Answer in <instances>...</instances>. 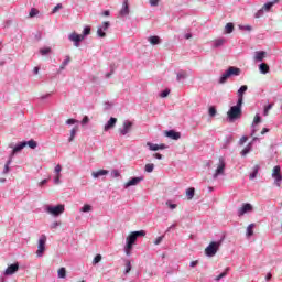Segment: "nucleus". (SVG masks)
Here are the masks:
<instances>
[{
  "instance_id": "nucleus-1",
  "label": "nucleus",
  "mask_w": 282,
  "mask_h": 282,
  "mask_svg": "<svg viewBox=\"0 0 282 282\" xmlns=\"http://www.w3.org/2000/svg\"><path fill=\"white\" fill-rule=\"evenodd\" d=\"M138 237H147V231L140 230L130 232V235L126 238V254H131V250H133V245L135 241H138Z\"/></svg>"
},
{
  "instance_id": "nucleus-2",
  "label": "nucleus",
  "mask_w": 282,
  "mask_h": 282,
  "mask_svg": "<svg viewBox=\"0 0 282 282\" xmlns=\"http://www.w3.org/2000/svg\"><path fill=\"white\" fill-rule=\"evenodd\" d=\"M243 104H239V101H237L236 106H232L228 112H227V118L229 120V122H235V120H239L241 118V107Z\"/></svg>"
},
{
  "instance_id": "nucleus-3",
  "label": "nucleus",
  "mask_w": 282,
  "mask_h": 282,
  "mask_svg": "<svg viewBox=\"0 0 282 282\" xmlns=\"http://www.w3.org/2000/svg\"><path fill=\"white\" fill-rule=\"evenodd\" d=\"M217 250H219V242H210L209 246L205 249V254L207 257H215L217 254Z\"/></svg>"
},
{
  "instance_id": "nucleus-4",
  "label": "nucleus",
  "mask_w": 282,
  "mask_h": 282,
  "mask_svg": "<svg viewBox=\"0 0 282 282\" xmlns=\"http://www.w3.org/2000/svg\"><path fill=\"white\" fill-rule=\"evenodd\" d=\"M45 243H47V236L42 235L39 239V246L36 251L37 257H43V253L45 252Z\"/></svg>"
},
{
  "instance_id": "nucleus-5",
  "label": "nucleus",
  "mask_w": 282,
  "mask_h": 282,
  "mask_svg": "<svg viewBox=\"0 0 282 282\" xmlns=\"http://www.w3.org/2000/svg\"><path fill=\"white\" fill-rule=\"evenodd\" d=\"M225 171H226V162L224 161V158H219L218 166L214 173V180H217L219 175H224Z\"/></svg>"
},
{
  "instance_id": "nucleus-6",
  "label": "nucleus",
  "mask_w": 282,
  "mask_h": 282,
  "mask_svg": "<svg viewBox=\"0 0 282 282\" xmlns=\"http://www.w3.org/2000/svg\"><path fill=\"white\" fill-rule=\"evenodd\" d=\"M272 177L274 178L276 186H281V181H282L281 166L276 165L273 167Z\"/></svg>"
},
{
  "instance_id": "nucleus-7",
  "label": "nucleus",
  "mask_w": 282,
  "mask_h": 282,
  "mask_svg": "<svg viewBox=\"0 0 282 282\" xmlns=\"http://www.w3.org/2000/svg\"><path fill=\"white\" fill-rule=\"evenodd\" d=\"M109 25H111L109 22H102V24L97 28V35L100 39H105V36H107L106 32L109 30Z\"/></svg>"
},
{
  "instance_id": "nucleus-8",
  "label": "nucleus",
  "mask_w": 282,
  "mask_h": 282,
  "mask_svg": "<svg viewBox=\"0 0 282 282\" xmlns=\"http://www.w3.org/2000/svg\"><path fill=\"white\" fill-rule=\"evenodd\" d=\"M47 210L48 213H51V215H54L55 217H57V215H62V213H65V205L48 207Z\"/></svg>"
},
{
  "instance_id": "nucleus-9",
  "label": "nucleus",
  "mask_w": 282,
  "mask_h": 282,
  "mask_svg": "<svg viewBox=\"0 0 282 282\" xmlns=\"http://www.w3.org/2000/svg\"><path fill=\"white\" fill-rule=\"evenodd\" d=\"M15 272H19V262L10 264L4 271V276H12Z\"/></svg>"
},
{
  "instance_id": "nucleus-10",
  "label": "nucleus",
  "mask_w": 282,
  "mask_h": 282,
  "mask_svg": "<svg viewBox=\"0 0 282 282\" xmlns=\"http://www.w3.org/2000/svg\"><path fill=\"white\" fill-rule=\"evenodd\" d=\"M69 41H72L74 44H75V47H78V43H80V41H84L85 40V35H80L78 33H72L69 36H68Z\"/></svg>"
},
{
  "instance_id": "nucleus-11",
  "label": "nucleus",
  "mask_w": 282,
  "mask_h": 282,
  "mask_svg": "<svg viewBox=\"0 0 282 282\" xmlns=\"http://www.w3.org/2000/svg\"><path fill=\"white\" fill-rule=\"evenodd\" d=\"M250 212H252V205L249 203H246L242 205V207H240L238 209V216L243 217V215H246V213H250Z\"/></svg>"
},
{
  "instance_id": "nucleus-12",
  "label": "nucleus",
  "mask_w": 282,
  "mask_h": 282,
  "mask_svg": "<svg viewBox=\"0 0 282 282\" xmlns=\"http://www.w3.org/2000/svg\"><path fill=\"white\" fill-rule=\"evenodd\" d=\"M246 91H248V86L247 85H242L239 89H238V102L239 105H243V94H246Z\"/></svg>"
},
{
  "instance_id": "nucleus-13",
  "label": "nucleus",
  "mask_w": 282,
  "mask_h": 282,
  "mask_svg": "<svg viewBox=\"0 0 282 282\" xmlns=\"http://www.w3.org/2000/svg\"><path fill=\"white\" fill-rule=\"evenodd\" d=\"M143 181H144V177L142 176L133 177L126 183V188H129V186H138V184Z\"/></svg>"
},
{
  "instance_id": "nucleus-14",
  "label": "nucleus",
  "mask_w": 282,
  "mask_h": 282,
  "mask_svg": "<svg viewBox=\"0 0 282 282\" xmlns=\"http://www.w3.org/2000/svg\"><path fill=\"white\" fill-rule=\"evenodd\" d=\"M132 127H133V122L124 121L123 129L120 130L121 135H127V133H129V131H131Z\"/></svg>"
},
{
  "instance_id": "nucleus-15",
  "label": "nucleus",
  "mask_w": 282,
  "mask_h": 282,
  "mask_svg": "<svg viewBox=\"0 0 282 282\" xmlns=\"http://www.w3.org/2000/svg\"><path fill=\"white\" fill-rule=\"evenodd\" d=\"M166 138H170L171 140H180L182 138V134L180 132H175V130H169L165 132Z\"/></svg>"
},
{
  "instance_id": "nucleus-16",
  "label": "nucleus",
  "mask_w": 282,
  "mask_h": 282,
  "mask_svg": "<svg viewBox=\"0 0 282 282\" xmlns=\"http://www.w3.org/2000/svg\"><path fill=\"white\" fill-rule=\"evenodd\" d=\"M147 147H149L150 151H160V150L166 149V145L164 143L158 145V144L148 142Z\"/></svg>"
},
{
  "instance_id": "nucleus-17",
  "label": "nucleus",
  "mask_w": 282,
  "mask_h": 282,
  "mask_svg": "<svg viewBox=\"0 0 282 282\" xmlns=\"http://www.w3.org/2000/svg\"><path fill=\"white\" fill-rule=\"evenodd\" d=\"M116 122H118L117 118H110L109 121L105 124L104 131H109V129H113V127H116Z\"/></svg>"
},
{
  "instance_id": "nucleus-18",
  "label": "nucleus",
  "mask_w": 282,
  "mask_h": 282,
  "mask_svg": "<svg viewBox=\"0 0 282 282\" xmlns=\"http://www.w3.org/2000/svg\"><path fill=\"white\" fill-rule=\"evenodd\" d=\"M129 14V0H123L122 9L120 10V17H128Z\"/></svg>"
},
{
  "instance_id": "nucleus-19",
  "label": "nucleus",
  "mask_w": 282,
  "mask_h": 282,
  "mask_svg": "<svg viewBox=\"0 0 282 282\" xmlns=\"http://www.w3.org/2000/svg\"><path fill=\"white\" fill-rule=\"evenodd\" d=\"M91 175L95 180H98V177H102L105 175H109V171L107 170H98L96 172H91Z\"/></svg>"
},
{
  "instance_id": "nucleus-20",
  "label": "nucleus",
  "mask_w": 282,
  "mask_h": 282,
  "mask_svg": "<svg viewBox=\"0 0 282 282\" xmlns=\"http://www.w3.org/2000/svg\"><path fill=\"white\" fill-rule=\"evenodd\" d=\"M265 56H268V53L265 51H258L256 52L254 61H258L259 63H261L263 58H265Z\"/></svg>"
},
{
  "instance_id": "nucleus-21",
  "label": "nucleus",
  "mask_w": 282,
  "mask_h": 282,
  "mask_svg": "<svg viewBox=\"0 0 282 282\" xmlns=\"http://www.w3.org/2000/svg\"><path fill=\"white\" fill-rule=\"evenodd\" d=\"M28 147V142H21L17 147L13 148L11 155H14L15 153H19L20 151H23Z\"/></svg>"
},
{
  "instance_id": "nucleus-22",
  "label": "nucleus",
  "mask_w": 282,
  "mask_h": 282,
  "mask_svg": "<svg viewBox=\"0 0 282 282\" xmlns=\"http://www.w3.org/2000/svg\"><path fill=\"white\" fill-rule=\"evenodd\" d=\"M148 41L151 45H160V43H162V40L158 35L150 36Z\"/></svg>"
},
{
  "instance_id": "nucleus-23",
  "label": "nucleus",
  "mask_w": 282,
  "mask_h": 282,
  "mask_svg": "<svg viewBox=\"0 0 282 282\" xmlns=\"http://www.w3.org/2000/svg\"><path fill=\"white\" fill-rule=\"evenodd\" d=\"M227 72L229 73V76H239L241 74V69L237 68L235 66H230Z\"/></svg>"
},
{
  "instance_id": "nucleus-24",
  "label": "nucleus",
  "mask_w": 282,
  "mask_h": 282,
  "mask_svg": "<svg viewBox=\"0 0 282 282\" xmlns=\"http://www.w3.org/2000/svg\"><path fill=\"white\" fill-rule=\"evenodd\" d=\"M250 151H252V142L248 143L245 149L240 152V155L242 158H246V155H248V153H250Z\"/></svg>"
},
{
  "instance_id": "nucleus-25",
  "label": "nucleus",
  "mask_w": 282,
  "mask_h": 282,
  "mask_svg": "<svg viewBox=\"0 0 282 282\" xmlns=\"http://www.w3.org/2000/svg\"><path fill=\"white\" fill-rule=\"evenodd\" d=\"M186 197L188 200L195 197V187H189L186 189Z\"/></svg>"
},
{
  "instance_id": "nucleus-26",
  "label": "nucleus",
  "mask_w": 282,
  "mask_h": 282,
  "mask_svg": "<svg viewBox=\"0 0 282 282\" xmlns=\"http://www.w3.org/2000/svg\"><path fill=\"white\" fill-rule=\"evenodd\" d=\"M259 69L261 74H268L270 72V66L265 63L260 64Z\"/></svg>"
},
{
  "instance_id": "nucleus-27",
  "label": "nucleus",
  "mask_w": 282,
  "mask_h": 282,
  "mask_svg": "<svg viewBox=\"0 0 282 282\" xmlns=\"http://www.w3.org/2000/svg\"><path fill=\"white\" fill-rule=\"evenodd\" d=\"M57 274L58 279H65L67 276V270L65 269V267L59 268Z\"/></svg>"
},
{
  "instance_id": "nucleus-28",
  "label": "nucleus",
  "mask_w": 282,
  "mask_h": 282,
  "mask_svg": "<svg viewBox=\"0 0 282 282\" xmlns=\"http://www.w3.org/2000/svg\"><path fill=\"white\" fill-rule=\"evenodd\" d=\"M258 174H259V165H254L252 173L249 175V180H254V177H257Z\"/></svg>"
},
{
  "instance_id": "nucleus-29",
  "label": "nucleus",
  "mask_w": 282,
  "mask_h": 282,
  "mask_svg": "<svg viewBox=\"0 0 282 282\" xmlns=\"http://www.w3.org/2000/svg\"><path fill=\"white\" fill-rule=\"evenodd\" d=\"M252 235H254V224H250L247 227V237H252Z\"/></svg>"
},
{
  "instance_id": "nucleus-30",
  "label": "nucleus",
  "mask_w": 282,
  "mask_h": 282,
  "mask_svg": "<svg viewBox=\"0 0 282 282\" xmlns=\"http://www.w3.org/2000/svg\"><path fill=\"white\" fill-rule=\"evenodd\" d=\"M228 78H230V74L228 73V70H226V72L221 75V77H220V79H219V83H220L221 85H224V83H226V80H228Z\"/></svg>"
},
{
  "instance_id": "nucleus-31",
  "label": "nucleus",
  "mask_w": 282,
  "mask_h": 282,
  "mask_svg": "<svg viewBox=\"0 0 282 282\" xmlns=\"http://www.w3.org/2000/svg\"><path fill=\"white\" fill-rule=\"evenodd\" d=\"M272 3L271 2H267L265 4H263V7L261 8L262 12H270L272 10Z\"/></svg>"
},
{
  "instance_id": "nucleus-32",
  "label": "nucleus",
  "mask_w": 282,
  "mask_h": 282,
  "mask_svg": "<svg viewBox=\"0 0 282 282\" xmlns=\"http://www.w3.org/2000/svg\"><path fill=\"white\" fill-rule=\"evenodd\" d=\"M226 33L227 34H232V30H235V24L232 23H227L225 26Z\"/></svg>"
},
{
  "instance_id": "nucleus-33",
  "label": "nucleus",
  "mask_w": 282,
  "mask_h": 282,
  "mask_svg": "<svg viewBox=\"0 0 282 282\" xmlns=\"http://www.w3.org/2000/svg\"><path fill=\"white\" fill-rule=\"evenodd\" d=\"M229 270H230V268H227L223 273H220L219 275L216 276L215 281H221V279H224V276L228 275Z\"/></svg>"
},
{
  "instance_id": "nucleus-34",
  "label": "nucleus",
  "mask_w": 282,
  "mask_h": 282,
  "mask_svg": "<svg viewBox=\"0 0 282 282\" xmlns=\"http://www.w3.org/2000/svg\"><path fill=\"white\" fill-rule=\"evenodd\" d=\"M70 62L72 58L69 56H66V59L61 64L59 68L65 69V67H67V65H69Z\"/></svg>"
},
{
  "instance_id": "nucleus-35",
  "label": "nucleus",
  "mask_w": 282,
  "mask_h": 282,
  "mask_svg": "<svg viewBox=\"0 0 282 282\" xmlns=\"http://www.w3.org/2000/svg\"><path fill=\"white\" fill-rule=\"evenodd\" d=\"M208 115L210 118H215L217 116V109L214 106L209 107Z\"/></svg>"
},
{
  "instance_id": "nucleus-36",
  "label": "nucleus",
  "mask_w": 282,
  "mask_h": 282,
  "mask_svg": "<svg viewBox=\"0 0 282 282\" xmlns=\"http://www.w3.org/2000/svg\"><path fill=\"white\" fill-rule=\"evenodd\" d=\"M76 131H78V128H73L70 130V137L68 139V142H74V138H76Z\"/></svg>"
},
{
  "instance_id": "nucleus-37",
  "label": "nucleus",
  "mask_w": 282,
  "mask_h": 282,
  "mask_svg": "<svg viewBox=\"0 0 282 282\" xmlns=\"http://www.w3.org/2000/svg\"><path fill=\"white\" fill-rule=\"evenodd\" d=\"M154 169H155V165L153 163L145 164V172L147 173H153Z\"/></svg>"
},
{
  "instance_id": "nucleus-38",
  "label": "nucleus",
  "mask_w": 282,
  "mask_h": 282,
  "mask_svg": "<svg viewBox=\"0 0 282 282\" xmlns=\"http://www.w3.org/2000/svg\"><path fill=\"white\" fill-rule=\"evenodd\" d=\"M274 107V104H269L268 106L264 107L263 116H270V109Z\"/></svg>"
},
{
  "instance_id": "nucleus-39",
  "label": "nucleus",
  "mask_w": 282,
  "mask_h": 282,
  "mask_svg": "<svg viewBox=\"0 0 282 282\" xmlns=\"http://www.w3.org/2000/svg\"><path fill=\"white\" fill-rule=\"evenodd\" d=\"M26 144L30 147V149H36V147H39V143H36L34 140L28 141Z\"/></svg>"
},
{
  "instance_id": "nucleus-40",
  "label": "nucleus",
  "mask_w": 282,
  "mask_h": 282,
  "mask_svg": "<svg viewBox=\"0 0 282 282\" xmlns=\"http://www.w3.org/2000/svg\"><path fill=\"white\" fill-rule=\"evenodd\" d=\"M50 52H52L51 47H45L40 50V54H42V56H46V54H50Z\"/></svg>"
},
{
  "instance_id": "nucleus-41",
  "label": "nucleus",
  "mask_w": 282,
  "mask_h": 282,
  "mask_svg": "<svg viewBox=\"0 0 282 282\" xmlns=\"http://www.w3.org/2000/svg\"><path fill=\"white\" fill-rule=\"evenodd\" d=\"M186 76H187L186 72L181 70V72L177 74L176 78H177V80H182V79L186 78Z\"/></svg>"
},
{
  "instance_id": "nucleus-42",
  "label": "nucleus",
  "mask_w": 282,
  "mask_h": 282,
  "mask_svg": "<svg viewBox=\"0 0 282 282\" xmlns=\"http://www.w3.org/2000/svg\"><path fill=\"white\" fill-rule=\"evenodd\" d=\"M91 210V205H84L80 209L82 213H89Z\"/></svg>"
},
{
  "instance_id": "nucleus-43",
  "label": "nucleus",
  "mask_w": 282,
  "mask_h": 282,
  "mask_svg": "<svg viewBox=\"0 0 282 282\" xmlns=\"http://www.w3.org/2000/svg\"><path fill=\"white\" fill-rule=\"evenodd\" d=\"M224 43H226V40L224 39H218L215 41V47L221 46Z\"/></svg>"
},
{
  "instance_id": "nucleus-44",
  "label": "nucleus",
  "mask_w": 282,
  "mask_h": 282,
  "mask_svg": "<svg viewBox=\"0 0 282 282\" xmlns=\"http://www.w3.org/2000/svg\"><path fill=\"white\" fill-rule=\"evenodd\" d=\"M131 272V261H126V274H129Z\"/></svg>"
},
{
  "instance_id": "nucleus-45",
  "label": "nucleus",
  "mask_w": 282,
  "mask_h": 282,
  "mask_svg": "<svg viewBox=\"0 0 282 282\" xmlns=\"http://www.w3.org/2000/svg\"><path fill=\"white\" fill-rule=\"evenodd\" d=\"M83 36H89L91 34V26H86L83 32Z\"/></svg>"
},
{
  "instance_id": "nucleus-46",
  "label": "nucleus",
  "mask_w": 282,
  "mask_h": 282,
  "mask_svg": "<svg viewBox=\"0 0 282 282\" xmlns=\"http://www.w3.org/2000/svg\"><path fill=\"white\" fill-rule=\"evenodd\" d=\"M164 240V236H160L154 240V246H160Z\"/></svg>"
},
{
  "instance_id": "nucleus-47",
  "label": "nucleus",
  "mask_w": 282,
  "mask_h": 282,
  "mask_svg": "<svg viewBox=\"0 0 282 282\" xmlns=\"http://www.w3.org/2000/svg\"><path fill=\"white\" fill-rule=\"evenodd\" d=\"M100 261H102V256L101 254H97L94 260H93V263H100Z\"/></svg>"
},
{
  "instance_id": "nucleus-48",
  "label": "nucleus",
  "mask_w": 282,
  "mask_h": 282,
  "mask_svg": "<svg viewBox=\"0 0 282 282\" xmlns=\"http://www.w3.org/2000/svg\"><path fill=\"white\" fill-rule=\"evenodd\" d=\"M36 14H39V11H37V9H35V8H32L31 9V11H30V13H29V17H36Z\"/></svg>"
},
{
  "instance_id": "nucleus-49",
  "label": "nucleus",
  "mask_w": 282,
  "mask_h": 282,
  "mask_svg": "<svg viewBox=\"0 0 282 282\" xmlns=\"http://www.w3.org/2000/svg\"><path fill=\"white\" fill-rule=\"evenodd\" d=\"M166 206H169V208H171V210H175V208H177V204H173L171 202H166Z\"/></svg>"
},
{
  "instance_id": "nucleus-50",
  "label": "nucleus",
  "mask_w": 282,
  "mask_h": 282,
  "mask_svg": "<svg viewBox=\"0 0 282 282\" xmlns=\"http://www.w3.org/2000/svg\"><path fill=\"white\" fill-rule=\"evenodd\" d=\"M246 142H248V137H242V138L239 140L240 147H243V144H246Z\"/></svg>"
},
{
  "instance_id": "nucleus-51",
  "label": "nucleus",
  "mask_w": 282,
  "mask_h": 282,
  "mask_svg": "<svg viewBox=\"0 0 282 282\" xmlns=\"http://www.w3.org/2000/svg\"><path fill=\"white\" fill-rule=\"evenodd\" d=\"M259 122H261V117L259 115H256L253 119V124H259Z\"/></svg>"
},
{
  "instance_id": "nucleus-52",
  "label": "nucleus",
  "mask_w": 282,
  "mask_h": 282,
  "mask_svg": "<svg viewBox=\"0 0 282 282\" xmlns=\"http://www.w3.org/2000/svg\"><path fill=\"white\" fill-rule=\"evenodd\" d=\"M169 94H171V90L165 89L161 93V98H166V96H169Z\"/></svg>"
},
{
  "instance_id": "nucleus-53",
  "label": "nucleus",
  "mask_w": 282,
  "mask_h": 282,
  "mask_svg": "<svg viewBox=\"0 0 282 282\" xmlns=\"http://www.w3.org/2000/svg\"><path fill=\"white\" fill-rule=\"evenodd\" d=\"M61 171H63V169L61 167V164H57V165L55 166V173H56V175H61Z\"/></svg>"
},
{
  "instance_id": "nucleus-54",
  "label": "nucleus",
  "mask_w": 282,
  "mask_h": 282,
  "mask_svg": "<svg viewBox=\"0 0 282 282\" xmlns=\"http://www.w3.org/2000/svg\"><path fill=\"white\" fill-rule=\"evenodd\" d=\"M3 175H8V173H10V165L4 164V170H3Z\"/></svg>"
},
{
  "instance_id": "nucleus-55",
  "label": "nucleus",
  "mask_w": 282,
  "mask_h": 282,
  "mask_svg": "<svg viewBox=\"0 0 282 282\" xmlns=\"http://www.w3.org/2000/svg\"><path fill=\"white\" fill-rule=\"evenodd\" d=\"M78 122L76 119H67L66 124H76Z\"/></svg>"
},
{
  "instance_id": "nucleus-56",
  "label": "nucleus",
  "mask_w": 282,
  "mask_h": 282,
  "mask_svg": "<svg viewBox=\"0 0 282 282\" xmlns=\"http://www.w3.org/2000/svg\"><path fill=\"white\" fill-rule=\"evenodd\" d=\"M160 4V0H150V6L155 7Z\"/></svg>"
},
{
  "instance_id": "nucleus-57",
  "label": "nucleus",
  "mask_w": 282,
  "mask_h": 282,
  "mask_svg": "<svg viewBox=\"0 0 282 282\" xmlns=\"http://www.w3.org/2000/svg\"><path fill=\"white\" fill-rule=\"evenodd\" d=\"M260 17H263V9H260V10L256 13V19H260Z\"/></svg>"
},
{
  "instance_id": "nucleus-58",
  "label": "nucleus",
  "mask_w": 282,
  "mask_h": 282,
  "mask_svg": "<svg viewBox=\"0 0 282 282\" xmlns=\"http://www.w3.org/2000/svg\"><path fill=\"white\" fill-rule=\"evenodd\" d=\"M61 8H63V4L55 6L53 9V14H55V12H58V10H61Z\"/></svg>"
},
{
  "instance_id": "nucleus-59",
  "label": "nucleus",
  "mask_w": 282,
  "mask_h": 282,
  "mask_svg": "<svg viewBox=\"0 0 282 282\" xmlns=\"http://www.w3.org/2000/svg\"><path fill=\"white\" fill-rule=\"evenodd\" d=\"M89 123V117L85 116L82 120V124H87Z\"/></svg>"
},
{
  "instance_id": "nucleus-60",
  "label": "nucleus",
  "mask_w": 282,
  "mask_h": 282,
  "mask_svg": "<svg viewBox=\"0 0 282 282\" xmlns=\"http://www.w3.org/2000/svg\"><path fill=\"white\" fill-rule=\"evenodd\" d=\"M55 184H61V174H57L54 178Z\"/></svg>"
},
{
  "instance_id": "nucleus-61",
  "label": "nucleus",
  "mask_w": 282,
  "mask_h": 282,
  "mask_svg": "<svg viewBox=\"0 0 282 282\" xmlns=\"http://www.w3.org/2000/svg\"><path fill=\"white\" fill-rule=\"evenodd\" d=\"M113 177H120V172L118 170L112 171Z\"/></svg>"
},
{
  "instance_id": "nucleus-62",
  "label": "nucleus",
  "mask_w": 282,
  "mask_h": 282,
  "mask_svg": "<svg viewBox=\"0 0 282 282\" xmlns=\"http://www.w3.org/2000/svg\"><path fill=\"white\" fill-rule=\"evenodd\" d=\"M269 131H270V129L263 128V129L261 130V135H265V133H268Z\"/></svg>"
},
{
  "instance_id": "nucleus-63",
  "label": "nucleus",
  "mask_w": 282,
  "mask_h": 282,
  "mask_svg": "<svg viewBox=\"0 0 282 282\" xmlns=\"http://www.w3.org/2000/svg\"><path fill=\"white\" fill-rule=\"evenodd\" d=\"M153 156L156 158V160H162V154L160 153H154Z\"/></svg>"
},
{
  "instance_id": "nucleus-64",
  "label": "nucleus",
  "mask_w": 282,
  "mask_h": 282,
  "mask_svg": "<svg viewBox=\"0 0 282 282\" xmlns=\"http://www.w3.org/2000/svg\"><path fill=\"white\" fill-rule=\"evenodd\" d=\"M197 263H199V261L195 260L191 262V268H195V265H197Z\"/></svg>"
}]
</instances>
